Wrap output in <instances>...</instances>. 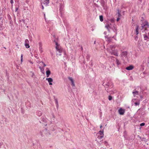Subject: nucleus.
<instances>
[{
    "mask_svg": "<svg viewBox=\"0 0 149 149\" xmlns=\"http://www.w3.org/2000/svg\"><path fill=\"white\" fill-rule=\"evenodd\" d=\"M116 64L117 67L119 68L120 69L121 68L122 65V63L121 61L120 60H119L117 58H116Z\"/></svg>",
    "mask_w": 149,
    "mask_h": 149,
    "instance_id": "6",
    "label": "nucleus"
},
{
    "mask_svg": "<svg viewBox=\"0 0 149 149\" xmlns=\"http://www.w3.org/2000/svg\"><path fill=\"white\" fill-rule=\"evenodd\" d=\"M136 98H135L133 99V100H136Z\"/></svg>",
    "mask_w": 149,
    "mask_h": 149,
    "instance_id": "52",
    "label": "nucleus"
},
{
    "mask_svg": "<svg viewBox=\"0 0 149 149\" xmlns=\"http://www.w3.org/2000/svg\"><path fill=\"white\" fill-rule=\"evenodd\" d=\"M105 37L106 38H108V36H105Z\"/></svg>",
    "mask_w": 149,
    "mask_h": 149,
    "instance_id": "48",
    "label": "nucleus"
},
{
    "mask_svg": "<svg viewBox=\"0 0 149 149\" xmlns=\"http://www.w3.org/2000/svg\"><path fill=\"white\" fill-rule=\"evenodd\" d=\"M52 116H53V118H54V116L53 115Z\"/></svg>",
    "mask_w": 149,
    "mask_h": 149,
    "instance_id": "59",
    "label": "nucleus"
},
{
    "mask_svg": "<svg viewBox=\"0 0 149 149\" xmlns=\"http://www.w3.org/2000/svg\"><path fill=\"white\" fill-rule=\"evenodd\" d=\"M81 50L83 49V48L82 47H81Z\"/></svg>",
    "mask_w": 149,
    "mask_h": 149,
    "instance_id": "57",
    "label": "nucleus"
},
{
    "mask_svg": "<svg viewBox=\"0 0 149 149\" xmlns=\"http://www.w3.org/2000/svg\"><path fill=\"white\" fill-rule=\"evenodd\" d=\"M63 4H60V5L59 10L60 12L61 13L63 10Z\"/></svg>",
    "mask_w": 149,
    "mask_h": 149,
    "instance_id": "20",
    "label": "nucleus"
},
{
    "mask_svg": "<svg viewBox=\"0 0 149 149\" xmlns=\"http://www.w3.org/2000/svg\"><path fill=\"white\" fill-rule=\"evenodd\" d=\"M104 144L105 145L107 146V141H105L104 142Z\"/></svg>",
    "mask_w": 149,
    "mask_h": 149,
    "instance_id": "38",
    "label": "nucleus"
},
{
    "mask_svg": "<svg viewBox=\"0 0 149 149\" xmlns=\"http://www.w3.org/2000/svg\"><path fill=\"white\" fill-rule=\"evenodd\" d=\"M145 15H143L142 17L141 21L142 22V24H141V26L140 27V29H141V30L143 29H144V31H147L146 29L149 27V26L148 22L144 19Z\"/></svg>",
    "mask_w": 149,
    "mask_h": 149,
    "instance_id": "2",
    "label": "nucleus"
},
{
    "mask_svg": "<svg viewBox=\"0 0 149 149\" xmlns=\"http://www.w3.org/2000/svg\"><path fill=\"white\" fill-rule=\"evenodd\" d=\"M46 80H47L48 82L49 83V85H52V82H53V80L52 78H47L46 79Z\"/></svg>",
    "mask_w": 149,
    "mask_h": 149,
    "instance_id": "13",
    "label": "nucleus"
},
{
    "mask_svg": "<svg viewBox=\"0 0 149 149\" xmlns=\"http://www.w3.org/2000/svg\"><path fill=\"white\" fill-rule=\"evenodd\" d=\"M42 63L43 64V67H44L45 66H46V65H45V63H43V62H42Z\"/></svg>",
    "mask_w": 149,
    "mask_h": 149,
    "instance_id": "43",
    "label": "nucleus"
},
{
    "mask_svg": "<svg viewBox=\"0 0 149 149\" xmlns=\"http://www.w3.org/2000/svg\"><path fill=\"white\" fill-rule=\"evenodd\" d=\"M112 97L111 96H109L108 99L109 100H112Z\"/></svg>",
    "mask_w": 149,
    "mask_h": 149,
    "instance_id": "32",
    "label": "nucleus"
},
{
    "mask_svg": "<svg viewBox=\"0 0 149 149\" xmlns=\"http://www.w3.org/2000/svg\"><path fill=\"white\" fill-rule=\"evenodd\" d=\"M68 79L71 81V85L73 87L75 86V84L72 78L70 77H69Z\"/></svg>",
    "mask_w": 149,
    "mask_h": 149,
    "instance_id": "15",
    "label": "nucleus"
},
{
    "mask_svg": "<svg viewBox=\"0 0 149 149\" xmlns=\"http://www.w3.org/2000/svg\"><path fill=\"white\" fill-rule=\"evenodd\" d=\"M4 48H5V49H6V48L5 47H4Z\"/></svg>",
    "mask_w": 149,
    "mask_h": 149,
    "instance_id": "61",
    "label": "nucleus"
},
{
    "mask_svg": "<svg viewBox=\"0 0 149 149\" xmlns=\"http://www.w3.org/2000/svg\"><path fill=\"white\" fill-rule=\"evenodd\" d=\"M50 130H52V131H54V128H53L52 129H51Z\"/></svg>",
    "mask_w": 149,
    "mask_h": 149,
    "instance_id": "46",
    "label": "nucleus"
},
{
    "mask_svg": "<svg viewBox=\"0 0 149 149\" xmlns=\"http://www.w3.org/2000/svg\"><path fill=\"white\" fill-rule=\"evenodd\" d=\"M148 10H149V9H148Z\"/></svg>",
    "mask_w": 149,
    "mask_h": 149,
    "instance_id": "63",
    "label": "nucleus"
},
{
    "mask_svg": "<svg viewBox=\"0 0 149 149\" xmlns=\"http://www.w3.org/2000/svg\"><path fill=\"white\" fill-rule=\"evenodd\" d=\"M132 93L134 97L136 96L137 97V96L139 95V92L137 91H133L132 92Z\"/></svg>",
    "mask_w": 149,
    "mask_h": 149,
    "instance_id": "18",
    "label": "nucleus"
},
{
    "mask_svg": "<svg viewBox=\"0 0 149 149\" xmlns=\"http://www.w3.org/2000/svg\"><path fill=\"white\" fill-rule=\"evenodd\" d=\"M2 24H0V27H1L2 26Z\"/></svg>",
    "mask_w": 149,
    "mask_h": 149,
    "instance_id": "47",
    "label": "nucleus"
},
{
    "mask_svg": "<svg viewBox=\"0 0 149 149\" xmlns=\"http://www.w3.org/2000/svg\"><path fill=\"white\" fill-rule=\"evenodd\" d=\"M18 10V8H16L15 9V11H16Z\"/></svg>",
    "mask_w": 149,
    "mask_h": 149,
    "instance_id": "49",
    "label": "nucleus"
},
{
    "mask_svg": "<svg viewBox=\"0 0 149 149\" xmlns=\"http://www.w3.org/2000/svg\"><path fill=\"white\" fill-rule=\"evenodd\" d=\"M22 59H23V55L22 54H21V62H22Z\"/></svg>",
    "mask_w": 149,
    "mask_h": 149,
    "instance_id": "33",
    "label": "nucleus"
},
{
    "mask_svg": "<svg viewBox=\"0 0 149 149\" xmlns=\"http://www.w3.org/2000/svg\"><path fill=\"white\" fill-rule=\"evenodd\" d=\"M40 123H42L43 124H44L45 125H47V120L45 118L41 117V121H40Z\"/></svg>",
    "mask_w": 149,
    "mask_h": 149,
    "instance_id": "8",
    "label": "nucleus"
},
{
    "mask_svg": "<svg viewBox=\"0 0 149 149\" xmlns=\"http://www.w3.org/2000/svg\"><path fill=\"white\" fill-rule=\"evenodd\" d=\"M145 123H142L140 124V126H142L145 125Z\"/></svg>",
    "mask_w": 149,
    "mask_h": 149,
    "instance_id": "34",
    "label": "nucleus"
},
{
    "mask_svg": "<svg viewBox=\"0 0 149 149\" xmlns=\"http://www.w3.org/2000/svg\"><path fill=\"white\" fill-rule=\"evenodd\" d=\"M36 113V115L39 116H40L42 115V113L40 111H37Z\"/></svg>",
    "mask_w": 149,
    "mask_h": 149,
    "instance_id": "19",
    "label": "nucleus"
},
{
    "mask_svg": "<svg viewBox=\"0 0 149 149\" xmlns=\"http://www.w3.org/2000/svg\"><path fill=\"white\" fill-rule=\"evenodd\" d=\"M138 37L136 36L134 38V39L136 40H137L138 39Z\"/></svg>",
    "mask_w": 149,
    "mask_h": 149,
    "instance_id": "37",
    "label": "nucleus"
},
{
    "mask_svg": "<svg viewBox=\"0 0 149 149\" xmlns=\"http://www.w3.org/2000/svg\"><path fill=\"white\" fill-rule=\"evenodd\" d=\"M31 72L32 73V75H31L32 77H33L34 76H35L33 73L32 72Z\"/></svg>",
    "mask_w": 149,
    "mask_h": 149,
    "instance_id": "36",
    "label": "nucleus"
},
{
    "mask_svg": "<svg viewBox=\"0 0 149 149\" xmlns=\"http://www.w3.org/2000/svg\"><path fill=\"white\" fill-rule=\"evenodd\" d=\"M120 18L119 17H118L117 19V21H118L120 19Z\"/></svg>",
    "mask_w": 149,
    "mask_h": 149,
    "instance_id": "41",
    "label": "nucleus"
},
{
    "mask_svg": "<svg viewBox=\"0 0 149 149\" xmlns=\"http://www.w3.org/2000/svg\"><path fill=\"white\" fill-rule=\"evenodd\" d=\"M112 29H113V31L115 33L116 35L117 34L116 28L115 26H113Z\"/></svg>",
    "mask_w": 149,
    "mask_h": 149,
    "instance_id": "23",
    "label": "nucleus"
},
{
    "mask_svg": "<svg viewBox=\"0 0 149 149\" xmlns=\"http://www.w3.org/2000/svg\"><path fill=\"white\" fill-rule=\"evenodd\" d=\"M145 1H143V4H144V3H145Z\"/></svg>",
    "mask_w": 149,
    "mask_h": 149,
    "instance_id": "54",
    "label": "nucleus"
},
{
    "mask_svg": "<svg viewBox=\"0 0 149 149\" xmlns=\"http://www.w3.org/2000/svg\"><path fill=\"white\" fill-rule=\"evenodd\" d=\"M115 47V46L114 45H111L109 47V48L108 49V51L111 54L118 56V54L117 51L114 49Z\"/></svg>",
    "mask_w": 149,
    "mask_h": 149,
    "instance_id": "4",
    "label": "nucleus"
},
{
    "mask_svg": "<svg viewBox=\"0 0 149 149\" xmlns=\"http://www.w3.org/2000/svg\"><path fill=\"white\" fill-rule=\"evenodd\" d=\"M40 135L41 136L43 137L44 136V134H45L46 136H47L50 134V133L49 132L48 130L46 129H45L43 130L40 131L39 133Z\"/></svg>",
    "mask_w": 149,
    "mask_h": 149,
    "instance_id": "5",
    "label": "nucleus"
},
{
    "mask_svg": "<svg viewBox=\"0 0 149 149\" xmlns=\"http://www.w3.org/2000/svg\"><path fill=\"white\" fill-rule=\"evenodd\" d=\"M41 4H43L47 6L49 3V0H40Z\"/></svg>",
    "mask_w": 149,
    "mask_h": 149,
    "instance_id": "7",
    "label": "nucleus"
},
{
    "mask_svg": "<svg viewBox=\"0 0 149 149\" xmlns=\"http://www.w3.org/2000/svg\"><path fill=\"white\" fill-rule=\"evenodd\" d=\"M100 19L101 22H102L103 21V17L102 15H100Z\"/></svg>",
    "mask_w": 149,
    "mask_h": 149,
    "instance_id": "26",
    "label": "nucleus"
},
{
    "mask_svg": "<svg viewBox=\"0 0 149 149\" xmlns=\"http://www.w3.org/2000/svg\"><path fill=\"white\" fill-rule=\"evenodd\" d=\"M39 49L41 53H42L43 52L42 48V45L41 42H40L39 43Z\"/></svg>",
    "mask_w": 149,
    "mask_h": 149,
    "instance_id": "14",
    "label": "nucleus"
},
{
    "mask_svg": "<svg viewBox=\"0 0 149 149\" xmlns=\"http://www.w3.org/2000/svg\"><path fill=\"white\" fill-rule=\"evenodd\" d=\"M142 23H141V22H140V23H141V24H142Z\"/></svg>",
    "mask_w": 149,
    "mask_h": 149,
    "instance_id": "60",
    "label": "nucleus"
},
{
    "mask_svg": "<svg viewBox=\"0 0 149 149\" xmlns=\"http://www.w3.org/2000/svg\"><path fill=\"white\" fill-rule=\"evenodd\" d=\"M56 107L57 108H58V104H56Z\"/></svg>",
    "mask_w": 149,
    "mask_h": 149,
    "instance_id": "42",
    "label": "nucleus"
},
{
    "mask_svg": "<svg viewBox=\"0 0 149 149\" xmlns=\"http://www.w3.org/2000/svg\"><path fill=\"white\" fill-rule=\"evenodd\" d=\"M98 134L100 135V136H98L97 138L100 139L102 138L103 137L104 134H103V130H100L99 131Z\"/></svg>",
    "mask_w": 149,
    "mask_h": 149,
    "instance_id": "11",
    "label": "nucleus"
},
{
    "mask_svg": "<svg viewBox=\"0 0 149 149\" xmlns=\"http://www.w3.org/2000/svg\"><path fill=\"white\" fill-rule=\"evenodd\" d=\"M114 38V36H113V37H112L111 38Z\"/></svg>",
    "mask_w": 149,
    "mask_h": 149,
    "instance_id": "58",
    "label": "nucleus"
},
{
    "mask_svg": "<svg viewBox=\"0 0 149 149\" xmlns=\"http://www.w3.org/2000/svg\"><path fill=\"white\" fill-rule=\"evenodd\" d=\"M40 63V62L39 61H38V63Z\"/></svg>",
    "mask_w": 149,
    "mask_h": 149,
    "instance_id": "56",
    "label": "nucleus"
},
{
    "mask_svg": "<svg viewBox=\"0 0 149 149\" xmlns=\"http://www.w3.org/2000/svg\"><path fill=\"white\" fill-rule=\"evenodd\" d=\"M29 39L30 41H32V36H30L29 37Z\"/></svg>",
    "mask_w": 149,
    "mask_h": 149,
    "instance_id": "30",
    "label": "nucleus"
},
{
    "mask_svg": "<svg viewBox=\"0 0 149 149\" xmlns=\"http://www.w3.org/2000/svg\"><path fill=\"white\" fill-rule=\"evenodd\" d=\"M55 103H56V104H58V100H57V99L55 98Z\"/></svg>",
    "mask_w": 149,
    "mask_h": 149,
    "instance_id": "31",
    "label": "nucleus"
},
{
    "mask_svg": "<svg viewBox=\"0 0 149 149\" xmlns=\"http://www.w3.org/2000/svg\"><path fill=\"white\" fill-rule=\"evenodd\" d=\"M39 68L40 69L41 71L43 73L44 72V67L39 66Z\"/></svg>",
    "mask_w": 149,
    "mask_h": 149,
    "instance_id": "22",
    "label": "nucleus"
},
{
    "mask_svg": "<svg viewBox=\"0 0 149 149\" xmlns=\"http://www.w3.org/2000/svg\"><path fill=\"white\" fill-rule=\"evenodd\" d=\"M140 110V109H139L138 110V111H137V114L138 113V112H139V111Z\"/></svg>",
    "mask_w": 149,
    "mask_h": 149,
    "instance_id": "50",
    "label": "nucleus"
},
{
    "mask_svg": "<svg viewBox=\"0 0 149 149\" xmlns=\"http://www.w3.org/2000/svg\"><path fill=\"white\" fill-rule=\"evenodd\" d=\"M106 27L107 28L108 31H109V29H111V27L109 25H108L106 26Z\"/></svg>",
    "mask_w": 149,
    "mask_h": 149,
    "instance_id": "28",
    "label": "nucleus"
},
{
    "mask_svg": "<svg viewBox=\"0 0 149 149\" xmlns=\"http://www.w3.org/2000/svg\"><path fill=\"white\" fill-rule=\"evenodd\" d=\"M101 5L103 7V8L105 9L106 8V6L105 4V3L104 1H102L101 2Z\"/></svg>",
    "mask_w": 149,
    "mask_h": 149,
    "instance_id": "17",
    "label": "nucleus"
},
{
    "mask_svg": "<svg viewBox=\"0 0 149 149\" xmlns=\"http://www.w3.org/2000/svg\"><path fill=\"white\" fill-rule=\"evenodd\" d=\"M119 114L121 115H123L125 112V110L122 108H120L118 111Z\"/></svg>",
    "mask_w": 149,
    "mask_h": 149,
    "instance_id": "12",
    "label": "nucleus"
},
{
    "mask_svg": "<svg viewBox=\"0 0 149 149\" xmlns=\"http://www.w3.org/2000/svg\"><path fill=\"white\" fill-rule=\"evenodd\" d=\"M139 26H137L136 30V35H138L139 33Z\"/></svg>",
    "mask_w": 149,
    "mask_h": 149,
    "instance_id": "24",
    "label": "nucleus"
},
{
    "mask_svg": "<svg viewBox=\"0 0 149 149\" xmlns=\"http://www.w3.org/2000/svg\"><path fill=\"white\" fill-rule=\"evenodd\" d=\"M103 85L105 88L106 91H107L108 93L109 92L110 94H112L117 92V91L115 90L113 91H111L110 90V88H112L113 87L112 83L111 81H109L106 83L104 82L103 84Z\"/></svg>",
    "mask_w": 149,
    "mask_h": 149,
    "instance_id": "1",
    "label": "nucleus"
},
{
    "mask_svg": "<svg viewBox=\"0 0 149 149\" xmlns=\"http://www.w3.org/2000/svg\"><path fill=\"white\" fill-rule=\"evenodd\" d=\"M54 42L56 45V54L57 55L61 56L63 51V48L58 44L56 41L54 40Z\"/></svg>",
    "mask_w": 149,
    "mask_h": 149,
    "instance_id": "3",
    "label": "nucleus"
},
{
    "mask_svg": "<svg viewBox=\"0 0 149 149\" xmlns=\"http://www.w3.org/2000/svg\"><path fill=\"white\" fill-rule=\"evenodd\" d=\"M24 45L27 48H28L30 47L29 45V41L27 39H26L25 40Z\"/></svg>",
    "mask_w": 149,
    "mask_h": 149,
    "instance_id": "9",
    "label": "nucleus"
},
{
    "mask_svg": "<svg viewBox=\"0 0 149 149\" xmlns=\"http://www.w3.org/2000/svg\"><path fill=\"white\" fill-rule=\"evenodd\" d=\"M95 43H96V41H95L94 42V44H95Z\"/></svg>",
    "mask_w": 149,
    "mask_h": 149,
    "instance_id": "55",
    "label": "nucleus"
},
{
    "mask_svg": "<svg viewBox=\"0 0 149 149\" xmlns=\"http://www.w3.org/2000/svg\"><path fill=\"white\" fill-rule=\"evenodd\" d=\"M1 19V17H0V19Z\"/></svg>",
    "mask_w": 149,
    "mask_h": 149,
    "instance_id": "62",
    "label": "nucleus"
},
{
    "mask_svg": "<svg viewBox=\"0 0 149 149\" xmlns=\"http://www.w3.org/2000/svg\"><path fill=\"white\" fill-rule=\"evenodd\" d=\"M43 13L44 15V18H45V13Z\"/></svg>",
    "mask_w": 149,
    "mask_h": 149,
    "instance_id": "45",
    "label": "nucleus"
},
{
    "mask_svg": "<svg viewBox=\"0 0 149 149\" xmlns=\"http://www.w3.org/2000/svg\"><path fill=\"white\" fill-rule=\"evenodd\" d=\"M51 73V72L50 70H48L46 71V76L47 77H48Z\"/></svg>",
    "mask_w": 149,
    "mask_h": 149,
    "instance_id": "21",
    "label": "nucleus"
},
{
    "mask_svg": "<svg viewBox=\"0 0 149 149\" xmlns=\"http://www.w3.org/2000/svg\"><path fill=\"white\" fill-rule=\"evenodd\" d=\"M100 127V128H101L102 127V125H101Z\"/></svg>",
    "mask_w": 149,
    "mask_h": 149,
    "instance_id": "51",
    "label": "nucleus"
},
{
    "mask_svg": "<svg viewBox=\"0 0 149 149\" xmlns=\"http://www.w3.org/2000/svg\"><path fill=\"white\" fill-rule=\"evenodd\" d=\"M86 58L88 60L90 58V56L88 54H87V55L86 56Z\"/></svg>",
    "mask_w": 149,
    "mask_h": 149,
    "instance_id": "29",
    "label": "nucleus"
},
{
    "mask_svg": "<svg viewBox=\"0 0 149 149\" xmlns=\"http://www.w3.org/2000/svg\"><path fill=\"white\" fill-rule=\"evenodd\" d=\"M118 17H119L120 18V17L121 16V15L120 14V13L119 11V10L118 9Z\"/></svg>",
    "mask_w": 149,
    "mask_h": 149,
    "instance_id": "25",
    "label": "nucleus"
},
{
    "mask_svg": "<svg viewBox=\"0 0 149 149\" xmlns=\"http://www.w3.org/2000/svg\"><path fill=\"white\" fill-rule=\"evenodd\" d=\"M42 10H43L44 9V7L42 5Z\"/></svg>",
    "mask_w": 149,
    "mask_h": 149,
    "instance_id": "44",
    "label": "nucleus"
},
{
    "mask_svg": "<svg viewBox=\"0 0 149 149\" xmlns=\"http://www.w3.org/2000/svg\"><path fill=\"white\" fill-rule=\"evenodd\" d=\"M134 68V66L132 65H130L126 68V69L127 70H131Z\"/></svg>",
    "mask_w": 149,
    "mask_h": 149,
    "instance_id": "16",
    "label": "nucleus"
},
{
    "mask_svg": "<svg viewBox=\"0 0 149 149\" xmlns=\"http://www.w3.org/2000/svg\"><path fill=\"white\" fill-rule=\"evenodd\" d=\"M27 104H29V107L31 106V104H30V102H29L28 103H27L26 104V106H27Z\"/></svg>",
    "mask_w": 149,
    "mask_h": 149,
    "instance_id": "40",
    "label": "nucleus"
},
{
    "mask_svg": "<svg viewBox=\"0 0 149 149\" xmlns=\"http://www.w3.org/2000/svg\"><path fill=\"white\" fill-rule=\"evenodd\" d=\"M127 53V52H122L121 54V57L123 58V59L124 57H126Z\"/></svg>",
    "mask_w": 149,
    "mask_h": 149,
    "instance_id": "10",
    "label": "nucleus"
},
{
    "mask_svg": "<svg viewBox=\"0 0 149 149\" xmlns=\"http://www.w3.org/2000/svg\"><path fill=\"white\" fill-rule=\"evenodd\" d=\"M134 104H135V106H136L139 105V102H134Z\"/></svg>",
    "mask_w": 149,
    "mask_h": 149,
    "instance_id": "27",
    "label": "nucleus"
},
{
    "mask_svg": "<svg viewBox=\"0 0 149 149\" xmlns=\"http://www.w3.org/2000/svg\"><path fill=\"white\" fill-rule=\"evenodd\" d=\"M106 32H104V33L105 34H106Z\"/></svg>",
    "mask_w": 149,
    "mask_h": 149,
    "instance_id": "53",
    "label": "nucleus"
},
{
    "mask_svg": "<svg viewBox=\"0 0 149 149\" xmlns=\"http://www.w3.org/2000/svg\"><path fill=\"white\" fill-rule=\"evenodd\" d=\"M10 3L12 4H13L14 3L13 0H10Z\"/></svg>",
    "mask_w": 149,
    "mask_h": 149,
    "instance_id": "39",
    "label": "nucleus"
},
{
    "mask_svg": "<svg viewBox=\"0 0 149 149\" xmlns=\"http://www.w3.org/2000/svg\"><path fill=\"white\" fill-rule=\"evenodd\" d=\"M144 38L145 39V40H146V38H148V36H147L145 35L144 36Z\"/></svg>",
    "mask_w": 149,
    "mask_h": 149,
    "instance_id": "35",
    "label": "nucleus"
}]
</instances>
